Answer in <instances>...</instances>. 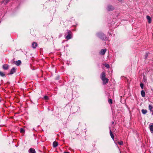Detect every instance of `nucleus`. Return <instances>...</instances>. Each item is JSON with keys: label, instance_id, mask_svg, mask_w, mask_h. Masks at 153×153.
Instances as JSON below:
<instances>
[{"label": "nucleus", "instance_id": "obj_1", "mask_svg": "<svg viewBox=\"0 0 153 153\" xmlns=\"http://www.w3.org/2000/svg\"><path fill=\"white\" fill-rule=\"evenodd\" d=\"M96 36L102 40H108V38L106 35L102 32H98L96 33Z\"/></svg>", "mask_w": 153, "mask_h": 153}, {"label": "nucleus", "instance_id": "obj_2", "mask_svg": "<svg viewBox=\"0 0 153 153\" xmlns=\"http://www.w3.org/2000/svg\"><path fill=\"white\" fill-rule=\"evenodd\" d=\"M68 35L66 36L65 35V38L66 39L69 40L72 38L71 32L70 30L67 31Z\"/></svg>", "mask_w": 153, "mask_h": 153}, {"label": "nucleus", "instance_id": "obj_3", "mask_svg": "<svg viewBox=\"0 0 153 153\" xmlns=\"http://www.w3.org/2000/svg\"><path fill=\"white\" fill-rule=\"evenodd\" d=\"M107 51L106 49H102L99 52V54L100 55L103 56L104 55Z\"/></svg>", "mask_w": 153, "mask_h": 153}, {"label": "nucleus", "instance_id": "obj_4", "mask_svg": "<svg viewBox=\"0 0 153 153\" xmlns=\"http://www.w3.org/2000/svg\"><path fill=\"white\" fill-rule=\"evenodd\" d=\"M114 9V7L112 5H109L107 6V10L108 11H112Z\"/></svg>", "mask_w": 153, "mask_h": 153}, {"label": "nucleus", "instance_id": "obj_5", "mask_svg": "<svg viewBox=\"0 0 153 153\" xmlns=\"http://www.w3.org/2000/svg\"><path fill=\"white\" fill-rule=\"evenodd\" d=\"M103 81V84L105 85L108 82V79L106 78H105L102 79Z\"/></svg>", "mask_w": 153, "mask_h": 153}, {"label": "nucleus", "instance_id": "obj_6", "mask_svg": "<svg viewBox=\"0 0 153 153\" xmlns=\"http://www.w3.org/2000/svg\"><path fill=\"white\" fill-rule=\"evenodd\" d=\"M14 63L17 66H19L21 64V60H19L17 61H14Z\"/></svg>", "mask_w": 153, "mask_h": 153}, {"label": "nucleus", "instance_id": "obj_7", "mask_svg": "<svg viewBox=\"0 0 153 153\" xmlns=\"http://www.w3.org/2000/svg\"><path fill=\"white\" fill-rule=\"evenodd\" d=\"M105 73L104 72H102L101 74V79L106 78Z\"/></svg>", "mask_w": 153, "mask_h": 153}, {"label": "nucleus", "instance_id": "obj_8", "mask_svg": "<svg viewBox=\"0 0 153 153\" xmlns=\"http://www.w3.org/2000/svg\"><path fill=\"white\" fill-rule=\"evenodd\" d=\"M149 129L152 133H153V123H151L149 125Z\"/></svg>", "mask_w": 153, "mask_h": 153}, {"label": "nucleus", "instance_id": "obj_9", "mask_svg": "<svg viewBox=\"0 0 153 153\" xmlns=\"http://www.w3.org/2000/svg\"><path fill=\"white\" fill-rule=\"evenodd\" d=\"M32 46L33 48H35L37 46V44L36 42H34L32 43Z\"/></svg>", "mask_w": 153, "mask_h": 153}, {"label": "nucleus", "instance_id": "obj_10", "mask_svg": "<svg viewBox=\"0 0 153 153\" xmlns=\"http://www.w3.org/2000/svg\"><path fill=\"white\" fill-rule=\"evenodd\" d=\"M29 153H35L36 151L34 149L31 148L29 150Z\"/></svg>", "mask_w": 153, "mask_h": 153}, {"label": "nucleus", "instance_id": "obj_11", "mask_svg": "<svg viewBox=\"0 0 153 153\" xmlns=\"http://www.w3.org/2000/svg\"><path fill=\"white\" fill-rule=\"evenodd\" d=\"M16 72V69L14 68H13L10 71V74H12Z\"/></svg>", "mask_w": 153, "mask_h": 153}, {"label": "nucleus", "instance_id": "obj_12", "mask_svg": "<svg viewBox=\"0 0 153 153\" xmlns=\"http://www.w3.org/2000/svg\"><path fill=\"white\" fill-rule=\"evenodd\" d=\"M146 18L149 23H150L151 22V19L149 16H146Z\"/></svg>", "mask_w": 153, "mask_h": 153}, {"label": "nucleus", "instance_id": "obj_13", "mask_svg": "<svg viewBox=\"0 0 153 153\" xmlns=\"http://www.w3.org/2000/svg\"><path fill=\"white\" fill-rule=\"evenodd\" d=\"M3 68L4 70H7L8 68V66L7 65H4L3 66Z\"/></svg>", "mask_w": 153, "mask_h": 153}, {"label": "nucleus", "instance_id": "obj_14", "mask_svg": "<svg viewBox=\"0 0 153 153\" xmlns=\"http://www.w3.org/2000/svg\"><path fill=\"white\" fill-rule=\"evenodd\" d=\"M58 143L57 142L54 141L53 143V146L54 147H56L57 146Z\"/></svg>", "mask_w": 153, "mask_h": 153}, {"label": "nucleus", "instance_id": "obj_15", "mask_svg": "<svg viewBox=\"0 0 153 153\" xmlns=\"http://www.w3.org/2000/svg\"><path fill=\"white\" fill-rule=\"evenodd\" d=\"M141 94L142 97H144L145 96V93L143 90H142L141 92Z\"/></svg>", "mask_w": 153, "mask_h": 153}, {"label": "nucleus", "instance_id": "obj_16", "mask_svg": "<svg viewBox=\"0 0 153 153\" xmlns=\"http://www.w3.org/2000/svg\"><path fill=\"white\" fill-rule=\"evenodd\" d=\"M110 136H111V138L113 140H114V135L112 134V131H111V130H110Z\"/></svg>", "mask_w": 153, "mask_h": 153}, {"label": "nucleus", "instance_id": "obj_17", "mask_svg": "<svg viewBox=\"0 0 153 153\" xmlns=\"http://www.w3.org/2000/svg\"><path fill=\"white\" fill-rule=\"evenodd\" d=\"M141 111H142V113L144 114H146L147 112V111L146 110H144L143 109Z\"/></svg>", "mask_w": 153, "mask_h": 153}, {"label": "nucleus", "instance_id": "obj_18", "mask_svg": "<svg viewBox=\"0 0 153 153\" xmlns=\"http://www.w3.org/2000/svg\"><path fill=\"white\" fill-rule=\"evenodd\" d=\"M149 110L150 111H152V109H153V107L152 106V105H149Z\"/></svg>", "mask_w": 153, "mask_h": 153}, {"label": "nucleus", "instance_id": "obj_19", "mask_svg": "<svg viewBox=\"0 0 153 153\" xmlns=\"http://www.w3.org/2000/svg\"><path fill=\"white\" fill-rule=\"evenodd\" d=\"M104 65L107 68H110V66L108 64L105 63V64Z\"/></svg>", "mask_w": 153, "mask_h": 153}, {"label": "nucleus", "instance_id": "obj_20", "mask_svg": "<svg viewBox=\"0 0 153 153\" xmlns=\"http://www.w3.org/2000/svg\"><path fill=\"white\" fill-rule=\"evenodd\" d=\"M0 76L3 77L5 76V74L3 72L0 71Z\"/></svg>", "mask_w": 153, "mask_h": 153}, {"label": "nucleus", "instance_id": "obj_21", "mask_svg": "<svg viewBox=\"0 0 153 153\" xmlns=\"http://www.w3.org/2000/svg\"><path fill=\"white\" fill-rule=\"evenodd\" d=\"M140 85L141 88L143 89V88L144 85L142 83H141L140 84Z\"/></svg>", "mask_w": 153, "mask_h": 153}, {"label": "nucleus", "instance_id": "obj_22", "mask_svg": "<svg viewBox=\"0 0 153 153\" xmlns=\"http://www.w3.org/2000/svg\"><path fill=\"white\" fill-rule=\"evenodd\" d=\"M44 99L45 100H48V96H45L44 97Z\"/></svg>", "mask_w": 153, "mask_h": 153}, {"label": "nucleus", "instance_id": "obj_23", "mask_svg": "<svg viewBox=\"0 0 153 153\" xmlns=\"http://www.w3.org/2000/svg\"><path fill=\"white\" fill-rule=\"evenodd\" d=\"M118 143L120 145H122L123 144V142L122 141H121L118 142Z\"/></svg>", "mask_w": 153, "mask_h": 153}, {"label": "nucleus", "instance_id": "obj_24", "mask_svg": "<svg viewBox=\"0 0 153 153\" xmlns=\"http://www.w3.org/2000/svg\"><path fill=\"white\" fill-rule=\"evenodd\" d=\"M25 131V130L22 128H21L20 129V132L22 133H24Z\"/></svg>", "mask_w": 153, "mask_h": 153}, {"label": "nucleus", "instance_id": "obj_25", "mask_svg": "<svg viewBox=\"0 0 153 153\" xmlns=\"http://www.w3.org/2000/svg\"><path fill=\"white\" fill-rule=\"evenodd\" d=\"M108 102L110 104H112V100L111 99H109L108 100Z\"/></svg>", "mask_w": 153, "mask_h": 153}, {"label": "nucleus", "instance_id": "obj_26", "mask_svg": "<svg viewBox=\"0 0 153 153\" xmlns=\"http://www.w3.org/2000/svg\"><path fill=\"white\" fill-rule=\"evenodd\" d=\"M9 0H6V1L5 2L4 4H7V3H8V2L9 1Z\"/></svg>", "mask_w": 153, "mask_h": 153}, {"label": "nucleus", "instance_id": "obj_27", "mask_svg": "<svg viewBox=\"0 0 153 153\" xmlns=\"http://www.w3.org/2000/svg\"><path fill=\"white\" fill-rule=\"evenodd\" d=\"M148 56V53H146V56H145L146 58H147Z\"/></svg>", "mask_w": 153, "mask_h": 153}, {"label": "nucleus", "instance_id": "obj_28", "mask_svg": "<svg viewBox=\"0 0 153 153\" xmlns=\"http://www.w3.org/2000/svg\"><path fill=\"white\" fill-rule=\"evenodd\" d=\"M64 153H70L69 152H65Z\"/></svg>", "mask_w": 153, "mask_h": 153}, {"label": "nucleus", "instance_id": "obj_29", "mask_svg": "<svg viewBox=\"0 0 153 153\" xmlns=\"http://www.w3.org/2000/svg\"><path fill=\"white\" fill-rule=\"evenodd\" d=\"M109 35L111 36V33H109Z\"/></svg>", "mask_w": 153, "mask_h": 153}, {"label": "nucleus", "instance_id": "obj_30", "mask_svg": "<svg viewBox=\"0 0 153 153\" xmlns=\"http://www.w3.org/2000/svg\"><path fill=\"white\" fill-rule=\"evenodd\" d=\"M112 124H114V122H112Z\"/></svg>", "mask_w": 153, "mask_h": 153}, {"label": "nucleus", "instance_id": "obj_31", "mask_svg": "<svg viewBox=\"0 0 153 153\" xmlns=\"http://www.w3.org/2000/svg\"><path fill=\"white\" fill-rule=\"evenodd\" d=\"M1 101V100H0V102Z\"/></svg>", "mask_w": 153, "mask_h": 153}, {"label": "nucleus", "instance_id": "obj_32", "mask_svg": "<svg viewBox=\"0 0 153 153\" xmlns=\"http://www.w3.org/2000/svg\"><path fill=\"white\" fill-rule=\"evenodd\" d=\"M120 153H121V152H120Z\"/></svg>", "mask_w": 153, "mask_h": 153}]
</instances>
